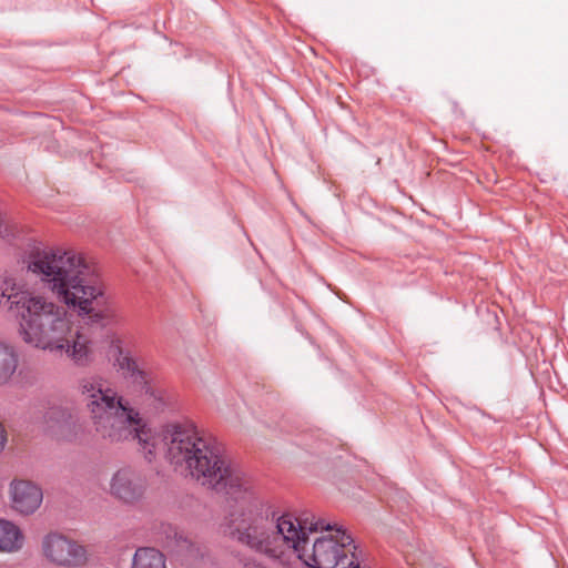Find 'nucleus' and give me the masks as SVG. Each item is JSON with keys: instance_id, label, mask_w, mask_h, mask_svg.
<instances>
[{"instance_id": "1", "label": "nucleus", "mask_w": 568, "mask_h": 568, "mask_svg": "<svg viewBox=\"0 0 568 568\" xmlns=\"http://www.w3.org/2000/svg\"><path fill=\"white\" fill-rule=\"evenodd\" d=\"M80 390L97 430L114 442L132 438L150 462L164 453L176 469L202 486L236 496L248 493L250 478L190 422L166 424L161 433L148 427L140 413L102 376L83 378Z\"/></svg>"}, {"instance_id": "2", "label": "nucleus", "mask_w": 568, "mask_h": 568, "mask_svg": "<svg viewBox=\"0 0 568 568\" xmlns=\"http://www.w3.org/2000/svg\"><path fill=\"white\" fill-rule=\"evenodd\" d=\"M264 507L248 497L230 513V534L240 544L282 565L295 557L308 568H359L354 539L343 526L291 513L267 523Z\"/></svg>"}, {"instance_id": "3", "label": "nucleus", "mask_w": 568, "mask_h": 568, "mask_svg": "<svg viewBox=\"0 0 568 568\" xmlns=\"http://www.w3.org/2000/svg\"><path fill=\"white\" fill-rule=\"evenodd\" d=\"M28 272L38 276L64 305L91 324L116 323L118 310L104 285L84 257L73 251H32L24 261Z\"/></svg>"}, {"instance_id": "4", "label": "nucleus", "mask_w": 568, "mask_h": 568, "mask_svg": "<svg viewBox=\"0 0 568 568\" xmlns=\"http://www.w3.org/2000/svg\"><path fill=\"white\" fill-rule=\"evenodd\" d=\"M0 307L16 312L18 333L24 344L50 353L63 341L73 322L65 306L13 278H7L0 286Z\"/></svg>"}, {"instance_id": "5", "label": "nucleus", "mask_w": 568, "mask_h": 568, "mask_svg": "<svg viewBox=\"0 0 568 568\" xmlns=\"http://www.w3.org/2000/svg\"><path fill=\"white\" fill-rule=\"evenodd\" d=\"M40 550L48 564L59 568H80L89 560L88 549L81 541L59 531L45 534Z\"/></svg>"}, {"instance_id": "6", "label": "nucleus", "mask_w": 568, "mask_h": 568, "mask_svg": "<svg viewBox=\"0 0 568 568\" xmlns=\"http://www.w3.org/2000/svg\"><path fill=\"white\" fill-rule=\"evenodd\" d=\"M146 489V479L138 469L121 466L112 473L106 491L119 503L134 506L143 500Z\"/></svg>"}, {"instance_id": "7", "label": "nucleus", "mask_w": 568, "mask_h": 568, "mask_svg": "<svg viewBox=\"0 0 568 568\" xmlns=\"http://www.w3.org/2000/svg\"><path fill=\"white\" fill-rule=\"evenodd\" d=\"M52 353H63L74 364L87 366L93 361V343L90 336L72 322L69 333L58 343Z\"/></svg>"}, {"instance_id": "8", "label": "nucleus", "mask_w": 568, "mask_h": 568, "mask_svg": "<svg viewBox=\"0 0 568 568\" xmlns=\"http://www.w3.org/2000/svg\"><path fill=\"white\" fill-rule=\"evenodd\" d=\"M11 508L20 515L34 514L43 500L42 489L33 481L14 479L9 485Z\"/></svg>"}, {"instance_id": "9", "label": "nucleus", "mask_w": 568, "mask_h": 568, "mask_svg": "<svg viewBox=\"0 0 568 568\" xmlns=\"http://www.w3.org/2000/svg\"><path fill=\"white\" fill-rule=\"evenodd\" d=\"M40 424L52 436L68 438L75 429L77 416L72 408L52 404L41 412Z\"/></svg>"}, {"instance_id": "10", "label": "nucleus", "mask_w": 568, "mask_h": 568, "mask_svg": "<svg viewBox=\"0 0 568 568\" xmlns=\"http://www.w3.org/2000/svg\"><path fill=\"white\" fill-rule=\"evenodd\" d=\"M26 544L22 529L13 521L0 519V552H19Z\"/></svg>"}, {"instance_id": "11", "label": "nucleus", "mask_w": 568, "mask_h": 568, "mask_svg": "<svg viewBox=\"0 0 568 568\" xmlns=\"http://www.w3.org/2000/svg\"><path fill=\"white\" fill-rule=\"evenodd\" d=\"M20 356L17 347L0 341V386L8 385L19 367Z\"/></svg>"}, {"instance_id": "12", "label": "nucleus", "mask_w": 568, "mask_h": 568, "mask_svg": "<svg viewBox=\"0 0 568 568\" xmlns=\"http://www.w3.org/2000/svg\"><path fill=\"white\" fill-rule=\"evenodd\" d=\"M114 366L118 371L122 372L125 378H130L134 384L141 386L148 384V376L145 372L140 369L136 362L129 355V353L116 356L114 359Z\"/></svg>"}, {"instance_id": "13", "label": "nucleus", "mask_w": 568, "mask_h": 568, "mask_svg": "<svg viewBox=\"0 0 568 568\" xmlns=\"http://www.w3.org/2000/svg\"><path fill=\"white\" fill-rule=\"evenodd\" d=\"M132 568H166L165 557L155 548H140L133 557Z\"/></svg>"}, {"instance_id": "14", "label": "nucleus", "mask_w": 568, "mask_h": 568, "mask_svg": "<svg viewBox=\"0 0 568 568\" xmlns=\"http://www.w3.org/2000/svg\"><path fill=\"white\" fill-rule=\"evenodd\" d=\"M176 552L187 565H194L204 555L201 546L187 537H179L176 540Z\"/></svg>"}, {"instance_id": "15", "label": "nucleus", "mask_w": 568, "mask_h": 568, "mask_svg": "<svg viewBox=\"0 0 568 568\" xmlns=\"http://www.w3.org/2000/svg\"><path fill=\"white\" fill-rule=\"evenodd\" d=\"M109 345V355L115 359L116 356L125 354L123 351V339L115 333H110L105 336Z\"/></svg>"}, {"instance_id": "16", "label": "nucleus", "mask_w": 568, "mask_h": 568, "mask_svg": "<svg viewBox=\"0 0 568 568\" xmlns=\"http://www.w3.org/2000/svg\"><path fill=\"white\" fill-rule=\"evenodd\" d=\"M8 442V436L4 426L0 423V453L4 449Z\"/></svg>"}]
</instances>
